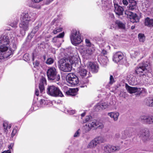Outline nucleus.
Returning a JSON list of instances; mask_svg holds the SVG:
<instances>
[{
  "instance_id": "2f4dec72",
  "label": "nucleus",
  "mask_w": 153,
  "mask_h": 153,
  "mask_svg": "<svg viewBox=\"0 0 153 153\" xmlns=\"http://www.w3.org/2000/svg\"><path fill=\"white\" fill-rule=\"evenodd\" d=\"M41 23L40 22H39L37 25L33 29L31 33L35 34L38 31L39 28L41 26Z\"/></svg>"
},
{
  "instance_id": "69168bd1",
  "label": "nucleus",
  "mask_w": 153,
  "mask_h": 153,
  "mask_svg": "<svg viewBox=\"0 0 153 153\" xmlns=\"http://www.w3.org/2000/svg\"><path fill=\"white\" fill-rule=\"evenodd\" d=\"M134 27H135L134 26H132L131 27V29H134Z\"/></svg>"
},
{
  "instance_id": "72a5a7b5",
  "label": "nucleus",
  "mask_w": 153,
  "mask_h": 153,
  "mask_svg": "<svg viewBox=\"0 0 153 153\" xmlns=\"http://www.w3.org/2000/svg\"><path fill=\"white\" fill-rule=\"evenodd\" d=\"M18 130V127L17 126H15L12 131L11 134V137L13 138L16 135Z\"/></svg>"
},
{
  "instance_id": "bf43d9fd",
  "label": "nucleus",
  "mask_w": 153,
  "mask_h": 153,
  "mask_svg": "<svg viewBox=\"0 0 153 153\" xmlns=\"http://www.w3.org/2000/svg\"><path fill=\"white\" fill-rule=\"evenodd\" d=\"M85 114V113L84 112L81 114V116L82 117H84Z\"/></svg>"
},
{
  "instance_id": "864d4df0",
  "label": "nucleus",
  "mask_w": 153,
  "mask_h": 153,
  "mask_svg": "<svg viewBox=\"0 0 153 153\" xmlns=\"http://www.w3.org/2000/svg\"><path fill=\"white\" fill-rule=\"evenodd\" d=\"M33 65L34 66H37L39 65V62L37 61H36L34 62H33Z\"/></svg>"
},
{
  "instance_id": "0e129e2a",
  "label": "nucleus",
  "mask_w": 153,
  "mask_h": 153,
  "mask_svg": "<svg viewBox=\"0 0 153 153\" xmlns=\"http://www.w3.org/2000/svg\"><path fill=\"white\" fill-rule=\"evenodd\" d=\"M7 152V153H11L10 151L9 150H7V151H6Z\"/></svg>"
},
{
  "instance_id": "5fc2aeb1",
  "label": "nucleus",
  "mask_w": 153,
  "mask_h": 153,
  "mask_svg": "<svg viewBox=\"0 0 153 153\" xmlns=\"http://www.w3.org/2000/svg\"><path fill=\"white\" fill-rule=\"evenodd\" d=\"M122 2L123 4L125 5L126 6L128 4V2L127 0H123Z\"/></svg>"
},
{
  "instance_id": "c85d7f7f",
  "label": "nucleus",
  "mask_w": 153,
  "mask_h": 153,
  "mask_svg": "<svg viewBox=\"0 0 153 153\" xmlns=\"http://www.w3.org/2000/svg\"><path fill=\"white\" fill-rule=\"evenodd\" d=\"M97 146V144L93 139L88 143L87 146V148L89 149H92L95 148Z\"/></svg>"
},
{
  "instance_id": "8fccbe9b",
  "label": "nucleus",
  "mask_w": 153,
  "mask_h": 153,
  "mask_svg": "<svg viewBox=\"0 0 153 153\" xmlns=\"http://www.w3.org/2000/svg\"><path fill=\"white\" fill-rule=\"evenodd\" d=\"M80 129H79L77 131H76L74 135V137H78L80 133Z\"/></svg>"
},
{
  "instance_id": "4c0bfd02",
  "label": "nucleus",
  "mask_w": 153,
  "mask_h": 153,
  "mask_svg": "<svg viewBox=\"0 0 153 153\" xmlns=\"http://www.w3.org/2000/svg\"><path fill=\"white\" fill-rule=\"evenodd\" d=\"M88 80L87 79H83L82 81V83L84 85H81L80 86V87L82 88L87 87V85L86 84L88 83Z\"/></svg>"
},
{
  "instance_id": "473e14b6",
  "label": "nucleus",
  "mask_w": 153,
  "mask_h": 153,
  "mask_svg": "<svg viewBox=\"0 0 153 153\" xmlns=\"http://www.w3.org/2000/svg\"><path fill=\"white\" fill-rule=\"evenodd\" d=\"M94 140L97 145L98 144L102 143L103 141L102 138L100 136L96 137L94 139Z\"/></svg>"
},
{
  "instance_id": "393cba45",
  "label": "nucleus",
  "mask_w": 153,
  "mask_h": 153,
  "mask_svg": "<svg viewBox=\"0 0 153 153\" xmlns=\"http://www.w3.org/2000/svg\"><path fill=\"white\" fill-rule=\"evenodd\" d=\"M144 23L145 26L149 27H153V19L147 17L145 20Z\"/></svg>"
},
{
  "instance_id": "1a4fd4ad",
  "label": "nucleus",
  "mask_w": 153,
  "mask_h": 153,
  "mask_svg": "<svg viewBox=\"0 0 153 153\" xmlns=\"http://www.w3.org/2000/svg\"><path fill=\"white\" fill-rule=\"evenodd\" d=\"M66 79L68 83V85L74 86L78 84L79 80L77 76L73 73H69L66 76Z\"/></svg>"
},
{
  "instance_id": "052dcab7",
  "label": "nucleus",
  "mask_w": 153,
  "mask_h": 153,
  "mask_svg": "<svg viewBox=\"0 0 153 153\" xmlns=\"http://www.w3.org/2000/svg\"><path fill=\"white\" fill-rule=\"evenodd\" d=\"M152 106L151 107H153V98H152Z\"/></svg>"
},
{
  "instance_id": "f8f14e48",
  "label": "nucleus",
  "mask_w": 153,
  "mask_h": 153,
  "mask_svg": "<svg viewBox=\"0 0 153 153\" xmlns=\"http://www.w3.org/2000/svg\"><path fill=\"white\" fill-rule=\"evenodd\" d=\"M51 24L56 26V28L53 31L54 34H56L62 30V28L61 26V22L59 20L54 19L52 21Z\"/></svg>"
},
{
  "instance_id": "e433bc0d",
  "label": "nucleus",
  "mask_w": 153,
  "mask_h": 153,
  "mask_svg": "<svg viewBox=\"0 0 153 153\" xmlns=\"http://www.w3.org/2000/svg\"><path fill=\"white\" fill-rule=\"evenodd\" d=\"M18 22V21L17 20L14 21L13 22H12L9 24V25L12 27L16 28L17 27Z\"/></svg>"
},
{
  "instance_id": "3c124183",
  "label": "nucleus",
  "mask_w": 153,
  "mask_h": 153,
  "mask_svg": "<svg viewBox=\"0 0 153 153\" xmlns=\"http://www.w3.org/2000/svg\"><path fill=\"white\" fill-rule=\"evenodd\" d=\"M121 0H113V2L114 6L118 5V4L120 1Z\"/></svg>"
},
{
  "instance_id": "7ed1b4c3",
  "label": "nucleus",
  "mask_w": 153,
  "mask_h": 153,
  "mask_svg": "<svg viewBox=\"0 0 153 153\" xmlns=\"http://www.w3.org/2000/svg\"><path fill=\"white\" fill-rule=\"evenodd\" d=\"M149 62L146 61L140 63L136 68L135 72L140 76L141 82L144 84L149 83L152 76V74L149 70Z\"/></svg>"
},
{
  "instance_id": "6e6552de",
  "label": "nucleus",
  "mask_w": 153,
  "mask_h": 153,
  "mask_svg": "<svg viewBox=\"0 0 153 153\" xmlns=\"http://www.w3.org/2000/svg\"><path fill=\"white\" fill-rule=\"evenodd\" d=\"M46 92L48 95L53 97H62L64 96L59 88L53 85L48 86Z\"/></svg>"
},
{
  "instance_id": "f704fd0d",
  "label": "nucleus",
  "mask_w": 153,
  "mask_h": 153,
  "mask_svg": "<svg viewBox=\"0 0 153 153\" xmlns=\"http://www.w3.org/2000/svg\"><path fill=\"white\" fill-rule=\"evenodd\" d=\"M116 24L120 28L124 29L125 27V25L122 22L117 20L115 22Z\"/></svg>"
},
{
  "instance_id": "680f3d73",
  "label": "nucleus",
  "mask_w": 153,
  "mask_h": 153,
  "mask_svg": "<svg viewBox=\"0 0 153 153\" xmlns=\"http://www.w3.org/2000/svg\"><path fill=\"white\" fill-rule=\"evenodd\" d=\"M48 1V3H50V2H51L52 1H53V0H47Z\"/></svg>"
},
{
  "instance_id": "09e8293b",
  "label": "nucleus",
  "mask_w": 153,
  "mask_h": 153,
  "mask_svg": "<svg viewBox=\"0 0 153 153\" xmlns=\"http://www.w3.org/2000/svg\"><path fill=\"white\" fill-rule=\"evenodd\" d=\"M92 119V117L91 116L89 115L85 117V122L89 123Z\"/></svg>"
},
{
  "instance_id": "bb28decb",
  "label": "nucleus",
  "mask_w": 153,
  "mask_h": 153,
  "mask_svg": "<svg viewBox=\"0 0 153 153\" xmlns=\"http://www.w3.org/2000/svg\"><path fill=\"white\" fill-rule=\"evenodd\" d=\"M108 115L111 118H113L114 121H116L117 120L118 117L119 116V114L118 112H110L108 113Z\"/></svg>"
},
{
  "instance_id": "412c9836",
  "label": "nucleus",
  "mask_w": 153,
  "mask_h": 153,
  "mask_svg": "<svg viewBox=\"0 0 153 153\" xmlns=\"http://www.w3.org/2000/svg\"><path fill=\"white\" fill-rule=\"evenodd\" d=\"M125 88L127 91L130 94L135 93L138 91V88L136 87H132L126 84Z\"/></svg>"
},
{
  "instance_id": "423d86ee",
  "label": "nucleus",
  "mask_w": 153,
  "mask_h": 153,
  "mask_svg": "<svg viewBox=\"0 0 153 153\" xmlns=\"http://www.w3.org/2000/svg\"><path fill=\"white\" fill-rule=\"evenodd\" d=\"M47 75L48 79L56 82L60 79V76L58 74L57 69L54 67H49L47 71Z\"/></svg>"
},
{
  "instance_id": "7c9ffc66",
  "label": "nucleus",
  "mask_w": 153,
  "mask_h": 153,
  "mask_svg": "<svg viewBox=\"0 0 153 153\" xmlns=\"http://www.w3.org/2000/svg\"><path fill=\"white\" fill-rule=\"evenodd\" d=\"M139 41L140 42L143 43L145 40V36L143 34L140 33L138 35Z\"/></svg>"
},
{
  "instance_id": "9b49d317",
  "label": "nucleus",
  "mask_w": 153,
  "mask_h": 153,
  "mask_svg": "<svg viewBox=\"0 0 153 153\" xmlns=\"http://www.w3.org/2000/svg\"><path fill=\"white\" fill-rule=\"evenodd\" d=\"M123 54L120 52H117L113 54V61L116 63H119L120 64H122L123 62Z\"/></svg>"
},
{
  "instance_id": "37998d69",
  "label": "nucleus",
  "mask_w": 153,
  "mask_h": 153,
  "mask_svg": "<svg viewBox=\"0 0 153 153\" xmlns=\"http://www.w3.org/2000/svg\"><path fill=\"white\" fill-rule=\"evenodd\" d=\"M85 42L86 46L85 47H91L92 44L89 39H86L85 40Z\"/></svg>"
},
{
  "instance_id": "cd10ccee",
  "label": "nucleus",
  "mask_w": 153,
  "mask_h": 153,
  "mask_svg": "<svg viewBox=\"0 0 153 153\" xmlns=\"http://www.w3.org/2000/svg\"><path fill=\"white\" fill-rule=\"evenodd\" d=\"M87 71L84 68H79L78 73L82 78L86 76L87 73Z\"/></svg>"
},
{
  "instance_id": "9d476101",
  "label": "nucleus",
  "mask_w": 153,
  "mask_h": 153,
  "mask_svg": "<svg viewBox=\"0 0 153 153\" xmlns=\"http://www.w3.org/2000/svg\"><path fill=\"white\" fill-rule=\"evenodd\" d=\"M125 13L126 16L130 19L131 22L134 23L139 22L140 18L136 13H134L128 10L125 11Z\"/></svg>"
},
{
  "instance_id": "a878e982",
  "label": "nucleus",
  "mask_w": 153,
  "mask_h": 153,
  "mask_svg": "<svg viewBox=\"0 0 153 153\" xmlns=\"http://www.w3.org/2000/svg\"><path fill=\"white\" fill-rule=\"evenodd\" d=\"M11 124H9L7 122L4 121L3 123L4 132L6 134L8 132V129H10L11 127Z\"/></svg>"
},
{
  "instance_id": "c03bdc74",
  "label": "nucleus",
  "mask_w": 153,
  "mask_h": 153,
  "mask_svg": "<svg viewBox=\"0 0 153 153\" xmlns=\"http://www.w3.org/2000/svg\"><path fill=\"white\" fill-rule=\"evenodd\" d=\"M30 58L29 54L28 53L25 54L23 56L24 59L26 61L29 60H30Z\"/></svg>"
},
{
  "instance_id": "f3484780",
  "label": "nucleus",
  "mask_w": 153,
  "mask_h": 153,
  "mask_svg": "<svg viewBox=\"0 0 153 153\" xmlns=\"http://www.w3.org/2000/svg\"><path fill=\"white\" fill-rule=\"evenodd\" d=\"M149 131L146 128H144L141 130L140 131V137L144 141L149 139Z\"/></svg>"
},
{
  "instance_id": "ea45409f",
  "label": "nucleus",
  "mask_w": 153,
  "mask_h": 153,
  "mask_svg": "<svg viewBox=\"0 0 153 153\" xmlns=\"http://www.w3.org/2000/svg\"><path fill=\"white\" fill-rule=\"evenodd\" d=\"M64 35V32H62L61 33H60L59 35H57L56 37H54L53 39V42H55L54 40L56 39L59 38H62L63 37Z\"/></svg>"
},
{
  "instance_id": "a19ab883",
  "label": "nucleus",
  "mask_w": 153,
  "mask_h": 153,
  "mask_svg": "<svg viewBox=\"0 0 153 153\" xmlns=\"http://www.w3.org/2000/svg\"><path fill=\"white\" fill-rule=\"evenodd\" d=\"M54 62L53 59L51 58H49L47 59L46 61V63L48 65H51Z\"/></svg>"
},
{
  "instance_id": "dca6fc26",
  "label": "nucleus",
  "mask_w": 153,
  "mask_h": 153,
  "mask_svg": "<svg viewBox=\"0 0 153 153\" xmlns=\"http://www.w3.org/2000/svg\"><path fill=\"white\" fill-rule=\"evenodd\" d=\"M88 68L94 73H97L98 71L99 67L96 63L89 62L87 64Z\"/></svg>"
},
{
  "instance_id": "58836bf2",
  "label": "nucleus",
  "mask_w": 153,
  "mask_h": 153,
  "mask_svg": "<svg viewBox=\"0 0 153 153\" xmlns=\"http://www.w3.org/2000/svg\"><path fill=\"white\" fill-rule=\"evenodd\" d=\"M138 92H139V94H145L146 93V90L143 88H138Z\"/></svg>"
},
{
  "instance_id": "79ce46f5",
  "label": "nucleus",
  "mask_w": 153,
  "mask_h": 153,
  "mask_svg": "<svg viewBox=\"0 0 153 153\" xmlns=\"http://www.w3.org/2000/svg\"><path fill=\"white\" fill-rule=\"evenodd\" d=\"M39 89L41 93H43L44 92V86L42 83H40L39 85Z\"/></svg>"
},
{
  "instance_id": "de8ad7c7",
  "label": "nucleus",
  "mask_w": 153,
  "mask_h": 153,
  "mask_svg": "<svg viewBox=\"0 0 153 153\" xmlns=\"http://www.w3.org/2000/svg\"><path fill=\"white\" fill-rule=\"evenodd\" d=\"M115 80L112 75H110V81L109 82V84L110 85H111L114 82Z\"/></svg>"
},
{
  "instance_id": "aec40b11",
  "label": "nucleus",
  "mask_w": 153,
  "mask_h": 153,
  "mask_svg": "<svg viewBox=\"0 0 153 153\" xmlns=\"http://www.w3.org/2000/svg\"><path fill=\"white\" fill-rule=\"evenodd\" d=\"M129 4L127 7L128 10L133 11L136 9L137 3L134 0H129Z\"/></svg>"
},
{
  "instance_id": "13d9d810",
  "label": "nucleus",
  "mask_w": 153,
  "mask_h": 153,
  "mask_svg": "<svg viewBox=\"0 0 153 153\" xmlns=\"http://www.w3.org/2000/svg\"><path fill=\"white\" fill-rule=\"evenodd\" d=\"M39 91L38 89H36L35 90V94L37 96H38L39 95Z\"/></svg>"
},
{
  "instance_id": "0eeeda50",
  "label": "nucleus",
  "mask_w": 153,
  "mask_h": 153,
  "mask_svg": "<svg viewBox=\"0 0 153 153\" xmlns=\"http://www.w3.org/2000/svg\"><path fill=\"white\" fill-rule=\"evenodd\" d=\"M70 38L72 43L75 45L79 44L82 41L79 31L75 29H73L72 30Z\"/></svg>"
},
{
  "instance_id": "a18cd8bd",
  "label": "nucleus",
  "mask_w": 153,
  "mask_h": 153,
  "mask_svg": "<svg viewBox=\"0 0 153 153\" xmlns=\"http://www.w3.org/2000/svg\"><path fill=\"white\" fill-rule=\"evenodd\" d=\"M66 111L68 113L70 114H74L76 112L75 110L71 109V108L67 109Z\"/></svg>"
},
{
  "instance_id": "b1692460",
  "label": "nucleus",
  "mask_w": 153,
  "mask_h": 153,
  "mask_svg": "<svg viewBox=\"0 0 153 153\" xmlns=\"http://www.w3.org/2000/svg\"><path fill=\"white\" fill-rule=\"evenodd\" d=\"M77 90L75 89H69L65 92V94L68 96H74L77 94Z\"/></svg>"
},
{
  "instance_id": "6e6d98bb",
  "label": "nucleus",
  "mask_w": 153,
  "mask_h": 153,
  "mask_svg": "<svg viewBox=\"0 0 153 153\" xmlns=\"http://www.w3.org/2000/svg\"><path fill=\"white\" fill-rule=\"evenodd\" d=\"M14 146V143H11L10 144V145L8 146V148L9 149H12V148Z\"/></svg>"
},
{
  "instance_id": "ddd939ff",
  "label": "nucleus",
  "mask_w": 153,
  "mask_h": 153,
  "mask_svg": "<svg viewBox=\"0 0 153 153\" xmlns=\"http://www.w3.org/2000/svg\"><path fill=\"white\" fill-rule=\"evenodd\" d=\"M140 119L142 122L143 123L147 124H153V116H142L140 117Z\"/></svg>"
},
{
  "instance_id": "2eb2a0df",
  "label": "nucleus",
  "mask_w": 153,
  "mask_h": 153,
  "mask_svg": "<svg viewBox=\"0 0 153 153\" xmlns=\"http://www.w3.org/2000/svg\"><path fill=\"white\" fill-rule=\"evenodd\" d=\"M94 51V49L92 47H85L83 50V55L88 56L91 55Z\"/></svg>"
},
{
  "instance_id": "a211bd4d",
  "label": "nucleus",
  "mask_w": 153,
  "mask_h": 153,
  "mask_svg": "<svg viewBox=\"0 0 153 153\" xmlns=\"http://www.w3.org/2000/svg\"><path fill=\"white\" fill-rule=\"evenodd\" d=\"M98 59L100 64L103 66H105L107 65L108 60L106 56L102 55H99Z\"/></svg>"
},
{
  "instance_id": "c756f323",
  "label": "nucleus",
  "mask_w": 153,
  "mask_h": 153,
  "mask_svg": "<svg viewBox=\"0 0 153 153\" xmlns=\"http://www.w3.org/2000/svg\"><path fill=\"white\" fill-rule=\"evenodd\" d=\"M152 97H148L146 98L144 100V102L146 105L147 106H152Z\"/></svg>"
},
{
  "instance_id": "4be33fe9",
  "label": "nucleus",
  "mask_w": 153,
  "mask_h": 153,
  "mask_svg": "<svg viewBox=\"0 0 153 153\" xmlns=\"http://www.w3.org/2000/svg\"><path fill=\"white\" fill-rule=\"evenodd\" d=\"M109 104L107 102H104L101 103H98L96 106V110H99L105 109L108 107Z\"/></svg>"
},
{
  "instance_id": "4d7b16f0",
  "label": "nucleus",
  "mask_w": 153,
  "mask_h": 153,
  "mask_svg": "<svg viewBox=\"0 0 153 153\" xmlns=\"http://www.w3.org/2000/svg\"><path fill=\"white\" fill-rule=\"evenodd\" d=\"M152 1L153 0H146V3L149 5L152 2Z\"/></svg>"
},
{
  "instance_id": "39448f33",
  "label": "nucleus",
  "mask_w": 153,
  "mask_h": 153,
  "mask_svg": "<svg viewBox=\"0 0 153 153\" xmlns=\"http://www.w3.org/2000/svg\"><path fill=\"white\" fill-rule=\"evenodd\" d=\"M104 127L103 124L96 120H91L89 123H87L84 126L83 129L86 132L91 129H94L99 128L102 129Z\"/></svg>"
},
{
  "instance_id": "5701e85b",
  "label": "nucleus",
  "mask_w": 153,
  "mask_h": 153,
  "mask_svg": "<svg viewBox=\"0 0 153 153\" xmlns=\"http://www.w3.org/2000/svg\"><path fill=\"white\" fill-rule=\"evenodd\" d=\"M114 6V12L116 14L118 15H122L123 13V9L120 6L116 5Z\"/></svg>"
},
{
  "instance_id": "f03ea898",
  "label": "nucleus",
  "mask_w": 153,
  "mask_h": 153,
  "mask_svg": "<svg viewBox=\"0 0 153 153\" xmlns=\"http://www.w3.org/2000/svg\"><path fill=\"white\" fill-rule=\"evenodd\" d=\"M36 18V13L33 11L25 12L21 13L20 18L21 22L19 26L21 28L20 33L22 36L25 35L26 31L28 30L29 27Z\"/></svg>"
},
{
  "instance_id": "49530a36",
  "label": "nucleus",
  "mask_w": 153,
  "mask_h": 153,
  "mask_svg": "<svg viewBox=\"0 0 153 153\" xmlns=\"http://www.w3.org/2000/svg\"><path fill=\"white\" fill-rule=\"evenodd\" d=\"M140 54L139 52L137 51H134V53L131 55L132 57L136 58Z\"/></svg>"
},
{
  "instance_id": "f257e3e1",
  "label": "nucleus",
  "mask_w": 153,
  "mask_h": 153,
  "mask_svg": "<svg viewBox=\"0 0 153 153\" xmlns=\"http://www.w3.org/2000/svg\"><path fill=\"white\" fill-rule=\"evenodd\" d=\"M18 31L10 32L7 34L0 36V62L13 54L11 46L16 48L17 39L16 33Z\"/></svg>"
},
{
  "instance_id": "4468645a",
  "label": "nucleus",
  "mask_w": 153,
  "mask_h": 153,
  "mask_svg": "<svg viewBox=\"0 0 153 153\" xmlns=\"http://www.w3.org/2000/svg\"><path fill=\"white\" fill-rule=\"evenodd\" d=\"M121 149L119 146H114L111 145L105 146L104 147V151L107 153H110L115 151H118Z\"/></svg>"
},
{
  "instance_id": "603ef678",
  "label": "nucleus",
  "mask_w": 153,
  "mask_h": 153,
  "mask_svg": "<svg viewBox=\"0 0 153 153\" xmlns=\"http://www.w3.org/2000/svg\"><path fill=\"white\" fill-rule=\"evenodd\" d=\"M107 53V52L104 49H103L101 52V55L105 56V55Z\"/></svg>"
},
{
  "instance_id": "774afa93",
  "label": "nucleus",
  "mask_w": 153,
  "mask_h": 153,
  "mask_svg": "<svg viewBox=\"0 0 153 153\" xmlns=\"http://www.w3.org/2000/svg\"><path fill=\"white\" fill-rule=\"evenodd\" d=\"M1 153H7V152L6 151H4V152H2Z\"/></svg>"
},
{
  "instance_id": "20e7f679",
  "label": "nucleus",
  "mask_w": 153,
  "mask_h": 153,
  "mask_svg": "<svg viewBox=\"0 0 153 153\" xmlns=\"http://www.w3.org/2000/svg\"><path fill=\"white\" fill-rule=\"evenodd\" d=\"M78 56H68V57L61 59L59 61L60 70L65 72L70 71L72 69L71 65L77 63Z\"/></svg>"
},
{
  "instance_id": "6ab92c4d",
  "label": "nucleus",
  "mask_w": 153,
  "mask_h": 153,
  "mask_svg": "<svg viewBox=\"0 0 153 153\" xmlns=\"http://www.w3.org/2000/svg\"><path fill=\"white\" fill-rule=\"evenodd\" d=\"M129 133L128 130H125L122 133V136L120 137V134L119 133H117L115 135V138L116 139H125L127 137H129Z\"/></svg>"
},
{
  "instance_id": "338daca9",
  "label": "nucleus",
  "mask_w": 153,
  "mask_h": 153,
  "mask_svg": "<svg viewBox=\"0 0 153 153\" xmlns=\"http://www.w3.org/2000/svg\"><path fill=\"white\" fill-rule=\"evenodd\" d=\"M43 58L44 60L45 59H46V56H43Z\"/></svg>"
},
{
  "instance_id": "c9c22d12",
  "label": "nucleus",
  "mask_w": 153,
  "mask_h": 153,
  "mask_svg": "<svg viewBox=\"0 0 153 153\" xmlns=\"http://www.w3.org/2000/svg\"><path fill=\"white\" fill-rule=\"evenodd\" d=\"M48 101L44 99H41L39 101L40 104V107H44L45 106L47 105Z\"/></svg>"
},
{
  "instance_id": "e2e57ef3",
  "label": "nucleus",
  "mask_w": 153,
  "mask_h": 153,
  "mask_svg": "<svg viewBox=\"0 0 153 153\" xmlns=\"http://www.w3.org/2000/svg\"><path fill=\"white\" fill-rule=\"evenodd\" d=\"M114 36L115 38H117L118 36V35H116L115 36Z\"/></svg>"
}]
</instances>
